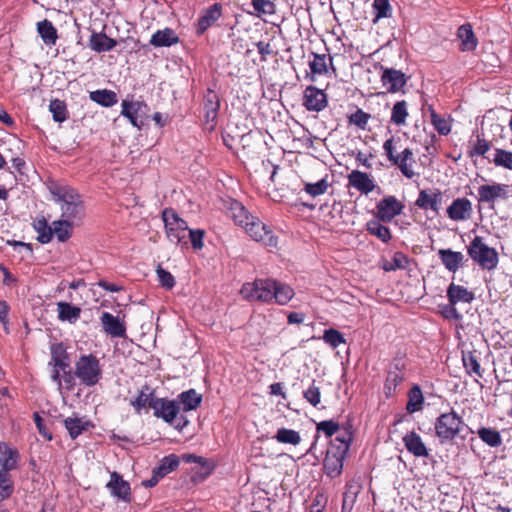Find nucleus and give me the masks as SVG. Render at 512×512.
Instances as JSON below:
<instances>
[{"instance_id": "f257e3e1", "label": "nucleus", "mask_w": 512, "mask_h": 512, "mask_svg": "<svg viewBox=\"0 0 512 512\" xmlns=\"http://www.w3.org/2000/svg\"><path fill=\"white\" fill-rule=\"evenodd\" d=\"M226 218L231 219L236 226L243 228L254 241L267 247L277 246L278 239L273 231L258 217L252 215L241 201L227 195Z\"/></svg>"}, {"instance_id": "f03ea898", "label": "nucleus", "mask_w": 512, "mask_h": 512, "mask_svg": "<svg viewBox=\"0 0 512 512\" xmlns=\"http://www.w3.org/2000/svg\"><path fill=\"white\" fill-rule=\"evenodd\" d=\"M383 150L388 161L397 167L403 176L412 179L417 175L414 170L416 165L414 152L409 147H403L400 137L391 136L388 138L383 143Z\"/></svg>"}, {"instance_id": "7ed1b4c3", "label": "nucleus", "mask_w": 512, "mask_h": 512, "mask_svg": "<svg viewBox=\"0 0 512 512\" xmlns=\"http://www.w3.org/2000/svg\"><path fill=\"white\" fill-rule=\"evenodd\" d=\"M55 201L60 203L61 217L72 224L80 221L85 215V207L79 193L71 187H55L51 189Z\"/></svg>"}, {"instance_id": "20e7f679", "label": "nucleus", "mask_w": 512, "mask_h": 512, "mask_svg": "<svg viewBox=\"0 0 512 512\" xmlns=\"http://www.w3.org/2000/svg\"><path fill=\"white\" fill-rule=\"evenodd\" d=\"M469 257L483 270H494L499 263V255L495 248L489 247L483 237L475 236L467 246Z\"/></svg>"}, {"instance_id": "39448f33", "label": "nucleus", "mask_w": 512, "mask_h": 512, "mask_svg": "<svg viewBox=\"0 0 512 512\" xmlns=\"http://www.w3.org/2000/svg\"><path fill=\"white\" fill-rule=\"evenodd\" d=\"M464 421L455 411L441 414L435 422V434L440 443L453 441L461 432Z\"/></svg>"}, {"instance_id": "423d86ee", "label": "nucleus", "mask_w": 512, "mask_h": 512, "mask_svg": "<svg viewBox=\"0 0 512 512\" xmlns=\"http://www.w3.org/2000/svg\"><path fill=\"white\" fill-rule=\"evenodd\" d=\"M75 376L85 386L96 385L102 377L99 360L92 354L82 355L75 364Z\"/></svg>"}, {"instance_id": "0eeeda50", "label": "nucleus", "mask_w": 512, "mask_h": 512, "mask_svg": "<svg viewBox=\"0 0 512 512\" xmlns=\"http://www.w3.org/2000/svg\"><path fill=\"white\" fill-rule=\"evenodd\" d=\"M162 216L169 241L187 247V231L189 230L187 222L172 209H165Z\"/></svg>"}, {"instance_id": "6e6552de", "label": "nucleus", "mask_w": 512, "mask_h": 512, "mask_svg": "<svg viewBox=\"0 0 512 512\" xmlns=\"http://www.w3.org/2000/svg\"><path fill=\"white\" fill-rule=\"evenodd\" d=\"M275 282L270 279H258L252 283H246L242 286L240 293L243 298L248 300H257L262 302L272 301Z\"/></svg>"}, {"instance_id": "1a4fd4ad", "label": "nucleus", "mask_w": 512, "mask_h": 512, "mask_svg": "<svg viewBox=\"0 0 512 512\" xmlns=\"http://www.w3.org/2000/svg\"><path fill=\"white\" fill-rule=\"evenodd\" d=\"M478 203L489 204L493 207L496 201H507L512 197V186L505 183L493 182L478 187Z\"/></svg>"}, {"instance_id": "9d476101", "label": "nucleus", "mask_w": 512, "mask_h": 512, "mask_svg": "<svg viewBox=\"0 0 512 512\" xmlns=\"http://www.w3.org/2000/svg\"><path fill=\"white\" fill-rule=\"evenodd\" d=\"M404 205L395 196H386L376 205L375 217L383 223L391 222L402 213Z\"/></svg>"}, {"instance_id": "9b49d317", "label": "nucleus", "mask_w": 512, "mask_h": 512, "mask_svg": "<svg viewBox=\"0 0 512 512\" xmlns=\"http://www.w3.org/2000/svg\"><path fill=\"white\" fill-rule=\"evenodd\" d=\"M302 105L310 112L323 111L328 106L327 94L324 90L309 85L303 92Z\"/></svg>"}, {"instance_id": "f8f14e48", "label": "nucleus", "mask_w": 512, "mask_h": 512, "mask_svg": "<svg viewBox=\"0 0 512 512\" xmlns=\"http://www.w3.org/2000/svg\"><path fill=\"white\" fill-rule=\"evenodd\" d=\"M449 219L455 222L470 220L473 215V204L466 197H459L452 201L446 210Z\"/></svg>"}, {"instance_id": "ddd939ff", "label": "nucleus", "mask_w": 512, "mask_h": 512, "mask_svg": "<svg viewBox=\"0 0 512 512\" xmlns=\"http://www.w3.org/2000/svg\"><path fill=\"white\" fill-rule=\"evenodd\" d=\"M447 297L452 306L455 320H462L463 315L457 312L455 306L459 302L470 303L474 299V294L463 286L451 283L447 290Z\"/></svg>"}, {"instance_id": "4468645a", "label": "nucleus", "mask_w": 512, "mask_h": 512, "mask_svg": "<svg viewBox=\"0 0 512 512\" xmlns=\"http://www.w3.org/2000/svg\"><path fill=\"white\" fill-rule=\"evenodd\" d=\"M112 496L122 500L126 503L131 502V488L129 482L125 481L123 477L117 473L112 472L110 480L106 484Z\"/></svg>"}, {"instance_id": "2eb2a0df", "label": "nucleus", "mask_w": 512, "mask_h": 512, "mask_svg": "<svg viewBox=\"0 0 512 512\" xmlns=\"http://www.w3.org/2000/svg\"><path fill=\"white\" fill-rule=\"evenodd\" d=\"M154 415L157 418H162L167 423H172L179 412V404L174 400H168L166 398H157L152 404Z\"/></svg>"}, {"instance_id": "dca6fc26", "label": "nucleus", "mask_w": 512, "mask_h": 512, "mask_svg": "<svg viewBox=\"0 0 512 512\" xmlns=\"http://www.w3.org/2000/svg\"><path fill=\"white\" fill-rule=\"evenodd\" d=\"M381 82L389 93L399 92L407 83L406 75L394 68H382Z\"/></svg>"}, {"instance_id": "f3484780", "label": "nucleus", "mask_w": 512, "mask_h": 512, "mask_svg": "<svg viewBox=\"0 0 512 512\" xmlns=\"http://www.w3.org/2000/svg\"><path fill=\"white\" fill-rule=\"evenodd\" d=\"M348 186L355 188L360 193L368 195L375 188L374 179L367 173L360 170H353L347 176Z\"/></svg>"}, {"instance_id": "a211bd4d", "label": "nucleus", "mask_w": 512, "mask_h": 512, "mask_svg": "<svg viewBox=\"0 0 512 512\" xmlns=\"http://www.w3.org/2000/svg\"><path fill=\"white\" fill-rule=\"evenodd\" d=\"M442 203V192L439 189L435 191L421 190L415 205L422 210H432L438 214Z\"/></svg>"}, {"instance_id": "6ab92c4d", "label": "nucleus", "mask_w": 512, "mask_h": 512, "mask_svg": "<svg viewBox=\"0 0 512 512\" xmlns=\"http://www.w3.org/2000/svg\"><path fill=\"white\" fill-rule=\"evenodd\" d=\"M19 460L20 454L16 448L5 442L0 443V471L10 473L17 468Z\"/></svg>"}, {"instance_id": "aec40b11", "label": "nucleus", "mask_w": 512, "mask_h": 512, "mask_svg": "<svg viewBox=\"0 0 512 512\" xmlns=\"http://www.w3.org/2000/svg\"><path fill=\"white\" fill-rule=\"evenodd\" d=\"M313 56V59L309 61V67L311 70V74H307L306 78L310 79V81H315V75H325L328 72V62L335 71V68L333 67V60L330 55L326 54H317L315 52L311 53Z\"/></svg>"}, {"instance_id": "412c9836", "label": "nucleus", "mask_w": 512, "mask_h": 512, "mask_svg": "<svg viewBox=\"0 0 512 512\" xmlns=\"http://www.w3.org/2000/svg\"><path fill=\"white\" fill-rule=\"evenodd\" d=\"M403 443L409 453L415 457H428L429 450L423 442L421 436L415 431L408 432L403 437Z\"/></svg>"}, {"instance_id": "4be33fe9", "label": "nucleus", "mask_w": 512, "mask_h": 512, "mask_svg": "<svg viewBox=\"0 0 512 512\" xmlns=\"http://www.w3.org/2000/svg\"><path fill=\"white\" fill-rule=\"evenodd\" d=\"M222 4L215 3L208 9L203 11V14L198 20L197 32L203 34L210 26H212L222 15Z\"/></svg>"}, {"instance_id": "5701e85b", "label": "nucleus", "mask_w": 512, "mask_h": 512, "mask_svg": "<svg viewBox=\"0 0 512 512\" xmlns=\"http://www.w3.org/2000/svg\"><path fill=\"white\" fill-rule=\"evenodd\" d=\"M457 37L460 40L459 50L462 52L474 51L478 40L470 24L461 25L457 30Z\"/></svg>"}, {"instance_id": "b1692460", "label": "nucleus", "mask_w": 512, "mask_h": 512, "mask_svg": "<svg viewBox=\"0 0 512 512\" xmlns=\"http://www.w3.org/2000/svg\"><path fill=\"white\" fill-rule=\"evenodd\" d=\"M439 258L445 268L450 272H456L462 265L464 256L461 252L451 249H440L438 251Z\"/></svg>"}, {"instance_id": "393cba45", "label": "nucleus", "mask_w": 512, "mask_h": 512, "mask_svg": "<svg viewBox=\"0 0 512 512\" xmlns=\"http://www.w3.org/2000/svg\"><path fill=\"white\" fill-rule=\"evenodd\" d=\"M64 426L72 439H76L83 432L93 428L94 425L85 418L68 417L64 420Z\"/></svg>"}, {"instance_id": "a878e982", "label": "nucleus", "mask_w": 512, "mask_h": 512, "mask_svg": "<svg viewBox=\"0 0 512 512\" xmlns=\"http://www.w3.org/2000/svg\"><path fill=\"white\" fill-rule=\"evenodd\" d=\"M462 362L467 374H474L478 378L483 377V370L479 362V353L476 350L462 351Z\"/></svg>"}, {"instance_id": "bb28decb", "label": "nucleus", "mask_w": 512, "mask_h": 512, "mask_svg": "<svg viewBox=\"0 0 512 512\" xmlns=\"http://www.w3.org/2000/svg\"><path fill=\"white\" fill-rule=\"evenodd\" d=\"M324 469L326 474L334 478L341 474L343 469V455L328 451L324 459Z\"/></svg>"}, {"instance_id": "cd10ccee", "label": "nucleus", "mask_w": 512, "mask_h": 512, "mask_svg": "<svg viewBox=\"0 0 512 512\" xmlns=\"http://www.w3.org/2000/svg\"><path fill=\"white\" fill-rule=\"evenodd\" d=\"M116 41L108 37L105 33H92L89 39V46L96 52H106L116 46Z\"/></svg>"}, {"instance_id": "c85d7f7f", "label": "nucleus", "mask_w": 512, "mask_h": 512, "mask_svg": "<svg viewBox=\"0 0 512 512\" xmlns=\"http://www.w3.org/2000/svg\"><path fill=\"white\" fill-rule=\"evenodd\" d=\"M54 367L61 369L65 372V369L69 368V357L66 348L62 343L54 344L51 346V362Z\"/></svg>"}, {"instance_id": "c756f323", "label": "nucleus", "mask_w": 512, "mask_h": 512, "mask_svg": "<svg viewBox=\"0 0 512 512\" xmlns=\"http://www.w3.org/2000/svg\"><path fill=\"white\" fill-rule=\"evenodd\" d=\"M156 400L157 398L154 396V390L151 389L150 386L144 385L140 390L137 398L131 401V405L137 412H140L143 408H152V404Z\"/></svg>"}, {"instance_id": "7c9ffc66", "label": "nucleus", "mask_w": 512, "mask_h": 512, "mask_svg": "<svg viewBox=\"0 0 512 512\" xmlns=\"http://www.w3.org/2000/svg\"><path fill=\"white\" fill-rule=\"evenodd\" d=\"M178 40L177 35L172 29L165 28L164 30H158L152 35L150 44L155 47H168L176 44Z\"/></svg>"}, {"instance_id": "2f4dec72", "label": "nucleus", "mask_w": 512, "mask_h": 512, "mask_svg": "<svg viewBox=\"0 0 512 512\" xmlns=\"http://www.w3.org/2000/svg\"><path fill=\"white\" fill-rule=\"evenodd\" d=\"M366 230L369 234L375 236L383 243H388L392 238L390 229L383 225L382 221L377 218L366 223Z\"/></svg>"}, {"instance_id": "473e14b6", "label": "nucleus", "mask_w": 512, "mask_h": 512, "mask_svg": "<svg viewBox=\"0 0 512 512\" xmlns=\"http://www.w3.org/2000/svg\"><path fill=\"white\" fill-rule=\"evenodd\" d=\"M142 104L139 101H127L122 102L121 114L127 117L131 124L137 128H141L143 121L139 120L138 112L141 109Z\"/></svg>"}, {"instance_id": "72a5a7b5", "label": "nucleus", "mask_w": 512, "mask_h": 512, "mask_svg": "<svg viewBox=\"0 0 512 512\" xmlns=\"http://www.w3.org/2000/svg\"><path fill=\"white\" fill-rule=\"evenodd\" d=\"M220 106V102L217 99V96L213 94L212 92H209V94L206 96V104L205 108L206 111V126L205 129L208 131H212L214 129L213 121L216 118V111Z\"/></svg>"}, {"instance_id": "f704fd0d", "label": "nucleus", "mask_w": 512, "mask_h": 512, "mask_svg": "<svg viewBox=\"0 0 512 512\" xmlns=\"http://www.w3.org/2000/svg\"><path fill=\"white\" fill-rule=\"evenodd\" d=\"M37 31L46 45H54L58 38L57 30L52 22L45 19L37 23Z\"/></svg>"}, {"instance_id": "c9c22d12", "label": "nucleus", "mask_w": 512, "mask_h": 512, "mask_svg": "<svg viewBox=\"0 0 512 512\" xmlns=\"http://www.w3.org/2000/svg\"><path fill=\"white\" fill-rule=\"evenodd\" d=\"M478 437L489 447L496 448L502 445V437L499 431L493 428L480 427L477 430Z\"/></svg>"}, {"instance_id": "e433bc0d", "label": "nucleus", "mask_w": 512, "mask_h": 512, "mask_svg": "<svg viewBox=\"0 0 512 512\" xmlns=\"http://www.w3.org/2000/svg\"><path fill=\"white\" fill-rule=\"evenodd\" d=\"M90 99L104 107H111L117 103V94L114 91L103 89L90 92Z\"/></svg>"}, {"instance_id": "4c0bfd02", "label": "nucleus", "mask_w": 512, "mask_h": 512, "mask_svg": "<svg viewBox=\"0 0 512 512\" xmlns=\"http://www.w3.org/2000/svg\"><path fill=\"white\" fill-rule=\"evenodd\" d=\"M73 225L61 217L52 223V235L55 234L60 242H64L71 237Z\"/></svg>"}, {"instance_id": "58836bf2", "label": "nucleus", "mask_w": 512, "mask_h": 512, "mask_svg": "<svg viewBox=\"0 0 512 512\" xmlns=\"http://www.w3.org/2000/svg\"><path fill=\"white\" fill-rule=\"evenodd\" d=\"M178 398L185 411L196 409L202 401V396L194 389L182 392Z\"/></svg>"}, {"instance_id": "ea45409f", "label": "nucleus", "mask_w": 512, "mask_h": 512, "mask_svg": "<svg viewBox=\"0 0 512 512\" xmlns=\"http://www.w3.org/2000/svg\"><path fill=\"white\" fill-rule=\"evenodd\" d=\"M408 115L407 102L405 100L398 101L392 107L391 122L398 126L404 125Z\"/></svg>"}, {"instance_id": "a19ab883", "label": "nucleus", "mask_w": 512, "mask_h": 512, "mask_svg": "<svg viewBox=\"0 0 512 512\" xmlns=\"http://www.w3.org/2000/svg\"><path fill=\"white\" fill-rule=\"evenodd\" d=\"M179 457L175 454H170L165 456L161 461L159 466L154 469L160 477L166 476L168 473L174 471L179 466Z\"/></svg>"}, {"instance_id": "79ce46f5", "label": "nucleus", "mask_w": 512, "mask_h": 512, "mask_svg": "<svg viewBox=\"0 0 512 512\" xmlns=\"http://www.w3.org/2000/svg\"><path fill=\"white\" fill-rule=\"evenodd\" d=\"M272 300L274 299L278 304H286L294 295L293 289L283 283L275 282V290H273Z\"/></svg>"}, {"instance_id": "37998d69", "label": "nucleus", "mask_w": 512, "mask_h": 512, "mask_svg": "<svg viewBox=\"0 0 512 512\" xmlns=\"http://www.w3.org/2000/svg\"><path fill=\"white\" fill-rule=\"evenodd\" d=\"M274 438L279 443L291 444L294 446L298 445L301 442V436H300L299 432H297L293 429H287V428L278 429Z\"/></svg>"}, {"instance_id": "c03bdc74", "label": "nucleus", "mask_w": 512, "mask_h": 512, "mask_svg": "<svg viewBox=\"0 0 512 512\" xmlns=\"http://www.w3.org/2000/svg\"><path fill=\"white\" fill-rule=\"evenodd\" d=\"M429 111L431 123L435 130L440 135H448L451 132V123L445 117L437 114L432 107L429 108Z\"/></svg>"}, {"instance_id": "a18cd8bd", "label": "nucleus", "mask_w": 512, "mask_h": 512, "mask_svg": "<svg viewBox=\"0 0 512 512\" xmlns=\"http://www.w3.org/2000/svg\"><path fill=\"white\" fill-rule=\"evenodd\" d=\"M408 263L409 259L404 253L395 252L390 261H385L382 264V269L386 272L405 269Z\"/></svg>"}, {"instance_id": "49530a36", "label": "nucleus", "mask_w": 512, "mask_h": 512, "mask_svg": "<svg viewBox=\"0 0 512 512\" xmlns=\"http://www.w3.org/2000/svg\"><path fill=\"white\" fill-rule=\"evenodd\" d=\"M57 307L60 320L77 319L81 313L80 307L71 305L67 302H59Z\"/></svg>"}, {"instance_id": "de8ad7c7", "label": "nucleus", "mask_w": 512, "mask_h": 512, "mask_svg": "<svg viewBox=\"0 0 512 512\" xmlns=\"http://www.w3.org/2000/svg\"><path fill=\"white\" fill-rule=\"evenodd\" d=\"M370 119L371 115L363 111L361 108H357L354 113L348 115V123L361 130H365L367 128Z\"/></svg>"}, {"instance_id": "09e8293b", "label": "nucleus", "mask_w": 512, "mask_h": 512, "mask_svg": "<svg viewBox=\"0 0 512 512\" xmlns=\"http://www.w3.org/2000/svg\"><path fill=\"white\" fill-rule=\"evenodd\" d=\"M49 110L56 122L62 123L67 119V107L64 101L54 99L50 102Z\"/></svg>"}, {"instance_id": "8fccbe9b", "label": "nucleus", "mask_w": 512, "mask_h": 512, "mask_svg": "<svg viewBox=\"0 0 512 512\" xmlns=\"http://www.w3.org/2000/svg\"><path fill=\"white\" fill-rule=\"evenodd\" d=\"M251 4L258 17L273 15L276 12V5L271 0H252Z\"/></svg>"}, {"instance_id": "3c124183", "label": "nucleus", "mask_w": 512, "mask_h": 512, "mask_svg": "<svg viewBox=\"0 0 512 512\" xmlns=\"http://www.w3.org/2000/svg\"><path fill=\"white\" fill-rule=\"evenodd\" d=\"M34 229L38 232L37 240L46 244L52 239V226H48L45 218H42L34 223Z\"/></svg>"}, {"instance_id": "603ef678", "label": "nucleus", "mask_w": 512, "mask_h": 512, "mask_svg": "<svg viewBox=\"0 0 512 512\" xmlns=\"http://www.w3.org/2000/svg\"><path fill=\"white\" fill-rule=\"evenodd\" d=\"M14 491V484L10 473L0 471V500L11 496Z\"/></svg>"}, {"instance_id": "864d4df0", "label": "nucleus", "mask_w": 512, "mask_h": 512, "mask_svg": "<svg viewBox=\"0 0 512 512\" xmlns=\"http://www.w3.org/2000/svg\"><path fill=\"white\" fill-rule=\"evenodd\" d=\"M493 162L498 167L512 170V152L497 148L495 150Z\"/></svg>"}, {"instance_id": "5fc2aeb1", "label": "nucleus", "mask_w": 512, "mask_h": 512, "mask_svg": "<svg viewBox=\"0 0 512 512\" xmlns=\"http://www.w3.org/2000/svg\"><path fill=\"white\" fill-rule=\"evenodd\" d=\"M423 395L421 392V389L418 386H414L409 391V401L407 403V410L409 412H415L419 409H421V406L423 404Z\"/></svg>"}, {"instance_id": "6e6d98bb", "label": "nucleus", "mask_w": 512, "mask_h": 512, "mask_svg": "<svg viewBox=\"0 0 512 512\" xmlns=\"http://www.w3.org/2000/svg\"><path fill=\"white\" fill-rule=\"evenodd\" d=\"M373 10L375 11V19L377 21L381 18H389L392 14V7L389 0H374L372 4Z\"/></svg>"}, {"instance_id": "4d7b16f0", "label": "nucleus", "mask_w": 512, "mask_h": 512, "mask_svg": "<svg viewBox=\"0 0 512 512\" xmlns=\"http://www.w3.org/2000/svg\"><path fill=\"white\" fill-rule=\"evenodd\" d=\"M329 183L326 178H322L316 183H305L304 191L312 197H317L326 193Z\"/></svg>"}, {"instance_id": "13d9d810", "label": "nucleus", "mask_w": 512, "mask_h": 512, "mask_svg": "<svg viewBox=\"0 0 512 512\" xmlns=\"http://www.w3.org/2000/svg\"><path fill=\"white\" fill-rule=\"evenodd\" d=\"M491 146L492 144L490 141L478 135L472 149L468 151V155L469 157L485 156V154L491 149Z\"/></svg>"}, {"instance_id": "bf43d9fd", "label": "nucleus", "mask_w": 512, "mask_h": 512, "mask_svg": "<svg viewBox=\"0 0 512 512\" xmlns=\"http://www.w3.org/2000/svg\"><path fill=\"white\" fill-rule=\"evenodd\" d=\"M323 340L332 348H337L339 345L345 343L343 334L332 328L325 330Z\"/></svg>"}, {"instance_id": "052dcab7", "label": "nucleus", "mask_w": 512, "mask_h": 512, "mask_svg": "<svg viewBox=\"0 0 512 512\" xmlns=\"http://www.w3.org/2000/svg\"><path fill=\"white\" fill-rule=\"evenodd\" d=\"M303 397L307 402H309L314 407H316L320 403V387L316 385L315 380H313L309 388L303 392Z\"/></svg>"}, {"instance_id": "680f3d73", "label": "nucleus", "mask_w": 512, "mask_h": 512, "mask_svg": "<svg viewBox=\"0 0 512 512\" xmlns=\"http://www.w3.org/2000/svg\"><path fill=\"white\" fill-rule=\"evenodd\" d=\"M103 330L113 337H124L126 333L125 322H102Z\"/></svg>"}, {"instance_id": "e2e57ef3", "label": "nucleus", "mask_w": 512, "mask_h": 512, "mask_svg": "<svg viewBox=\"0 0 512 512\" xmlns=\"http://www.w3.org/2000/svg\"><path fill=\"white\" fill-rule=\"evenodd\" d=\"M156 274L162 287L166 289H172L174 287L175 279L173 275L169 271L162 268L161 265L157 266Z\"/></svg>"}, {"instance_id": "0e129e2a", "label": "nucleus", "mask_w": 512, "mask_h": 512, "mask_svg": "<svg viewBox=\"0 0 512 512\" xmlns=\"http://www.w3.org/2000/svg\"><path fill=\"white\" fill-rule=\"evenodd\" d=\"M318 432H323L327 437H331L339 430V424L333 420L321 421L317 424Z\"/></svg>"}, {"instance_id": "69168bd1", "label": "nucleus", "mask_w": 512, "mask_h": 512, "mask_svg": "<svg viewBox=\"0 0 512 512\" xmlns=\"http://www.w3.org/2000/svg\"><path fill=\"white\" fill-rule=\"evenodd\" d=\"M188 236L190 239V242L192 244V247L195 250H199L203 247V237H204V231L201 229H189L188 230Z\"/></svg>"}, {"instance_id": "338daca9", "label": "nucleus", "mask_w": 512, "mask_h": 512, "mask_svg": "<svg viewBox=\"0 0 512 512\" xmlns=\"http://www.w3.org/2000/svg\"><path fill=\"white\" fill-rule=\"evenodd\" d=\"M258 53L261 55V60L266 61L267 56L273 54L272 46L269 42L259 41L256 43Z\"/></svg>"}, {"instance_id": "774afa93", "label": "nucleus", "mask_w": 512, "mask_h": 512, "mask_svg": "<svg viewBox=\"0 0 512 512\" xmlns=\"http://www.w3.org/2000/svg\"><path fill=\"white\" fill-rule=\"evenodd\" d=\"M34 422L38 428L39 433L47 440H52V434L46 429L43 424V419L38 413H34Z\"/></svg>"}]
</instances>
